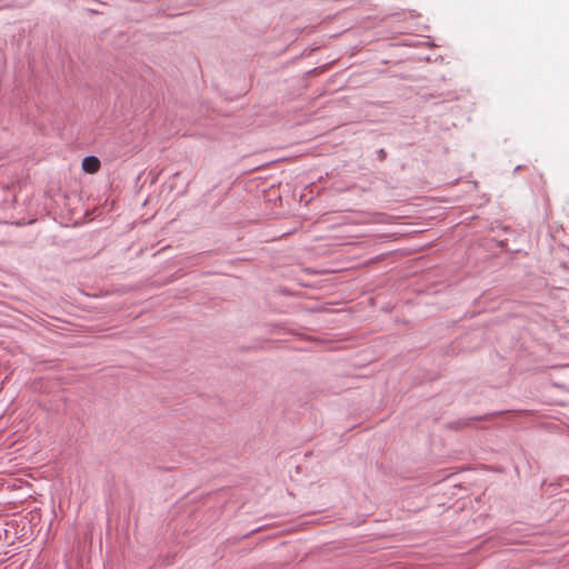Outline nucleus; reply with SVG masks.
Here are the masks:
<instances>
[{
  "mask_svg": "<svg viewBox=\"0 0 569 569\" xmlns=\"http://www.w3.org/2000/svg\"><path fill=\"white\" fill-rule=\"evenodd\" d=\"M100 160L94 156L86 157L82 160V169L87 173H96L100 169Z\"/></svg>",
  "mask_w": 569,
  "mask_h": 569,
  "instance_id": "f257e3e1",
  "label": "nucleus"
}]
</instances>
